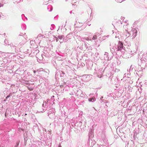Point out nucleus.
I'll list each match as a JSON object with an SVG mask.
<instances>
[{"instance_id": "1", "label": "nucleus", "mask_w": 147, "mask_h": 147, "mask_svg": "<svg viewBox=\"0 0 147 147\" xmlns=\"http://www.w3.org/2000/svg\"><path fill=\"white\" fill-rule=\"evenodd\" d=\"M122 50H124L123 43L120 41H119L117 47L111 49V52L113 53L114 52L116 54L119 52L121 51Z\"/></svg>"}, {"instance_id": "2", "label": "nucleus", "mask_w": 147, "mask_h": 147, "mask_svg": "<svg viewBox=\"0 0 147 147\" xmlns=\"http://www.w3.org/2000/svg\"><path fill=\"white\" fill-rule=\"evenodd\" d=\"M19 43L18 44L17 41H15V44L17 46V47L19 48H21L23 46V45L26 42V40L25 37L21 35H20L19 36Z\"/></svg>"}, {"instance_id": "3", "label": "nucleus", "mask_w": 147, "mask_h": 147, "mask_svg": "<svg viewBox=\"0 0 147 147\" xmlns=\"http://www.w3.org/2000/svg\"><path fill=\"white\" fill-rule=\"evenodd\" d=\"M95 71L94 72V74H96L97 76L99 78H101V76L103 74V71H102V69L100 68H98V67H96L95 69Z\"/></svg>"}, {"instance_id": "4", "label": "nucleus", "mask_w": 147, "mask_h": 147, "mask_svg": "<svg viewBox=\"0 0 147 147\" xmlns=\"http://www.w3.org/2000/svg\"><path fill=\"white\" fill-rule=\"evenodd\" d=\"M138 65L141 67L142 68L145 69L146 67L147 62L140 60L138 61Z\"/></svg>"}, {"instance_id": "5", "label": "nucleus", "mask_w": 147, "mask_h": 147, "mask_svg": "<svg viewBox=\"0 0 147 147\" xmlns=\"http://www.w3.org/2000/svg\"><path fill=\"white\" fill-rule=\"evenodd\" d=\"M39 51L36 48L34 49L33 50H32L31 53L29 54L31 56H33L34 55H35L36 56V55H38L39 54Z\"/></svg>"}, {"instance_id": "6", "label": "nucleus", "mask_w": 147, "mask_h": 147, "mask_svg": "<svg viewBox=\"0 0 147 147\" xmlns=\"http://www.w3.org/2000/svg\"><path fill=\"white\" fill-rule=\"evenodd\" d=\"M137 31L135 28H133L131 31L129 32V34L130 35L133 36L132 38H134L137 35Z\"/></svg>"}, {"instance_id": "7", "label": "nucleus", "mask_w": 147, "mask_h": 147, "mask_svg": "<svg viewBox=\"0 0 147 147\" xmlns=\"http://www.w3.org/2000/svg\"><path fill=\"white\" fill-rule=\"evenodd\" d=\"M55 111V109L53 108H52L51 109H50V110L47 113V115L50 118H52V117H51V115L52 116H53V117L54 116Z\"/></svg>"}, {"instance_id": "8", "label": "nucleus", "mask_w": 147, "mask_h": 147, "mask_svg": "<svg viewBox=\"0 0 147 147\" xmlns=\"http://www.w3.org/2000/svg\"><path fill=\"white\" fill-rule=\"evenodd\" d=\"M42 106L43 107H44V109H42V111H39V112L42 113L45 110H46L47 109V107L49 106L48 103H47V101H44L43 103L42 104Z\"/></svg>"}, {"instance_id": "9", "label": "nucleus", "mask_w": 147, "mask_h": 147, "mask_svg": "<svg viewBox=\"0 0 147 147\" xmlns=\"http://www.w3.org/2000/svg\"><path fill=\"white\" fill-rule=\"evenodd\" d=\"M36 58H37V60L38 61L42 60L44 59V57L42 54L39 53L38 55H36Z\"/></svg>"}, {"instance_id": "10", "label": "nucleus", "mask_w": 147, "mask_h": 147, "mask_svg": "<svg viewBox=\"0 0 147 147\" xmlns=\"http://www.w3.org/2000/svg\"><path fill=\"white\" fill-rule=\"evenodd\" d=\"M7 59L4 58L3 61H0V64H1V65L3 67L5 66V65L7 63Z\"/></svg>"}, {"instance_id": "11", "label": "nucleus", "mask_w": 147, "mask_h": 147, "mask_svg": "<svg viewBox=\"0 0 147 147\" xmlns=\"http://www.w3.org/2000/svg\"><path fill=\"white\" fill-rule=\"evenodd\" d=\"M109 53L107 52H105V53L104 55V59L105 61L109 60V57H108Z\"/></svg>"}, {"instance_id": "12", "label": "nucleus", "mask_w": 147, "mask_h": 147, "mask_svg": "<svg viewBox=\"0 0 147 147\" xmlns=\"http://www.w3.org/2000/svg\"><path fill=\"white\" fill-rule=\"evenodd\" d=\"M14 44H15V43ZM11 49L12 50H13V51H16V47H17V45H15L12 44L11 45Z\"/></svg>"}, {"instance_id": "13", "label": "nucleus", "mask_w": 147, "mask_h": 147, "mask_svg": "<svg viewBox=\"0 0 147 147\" xmlns=\"http://www.w3.org/2000/svg\"><path fill=\"white\" fill-rule=\"evenodd\" d=\"M59 71L57 70L56 71V74L55 76V78L56 80L58 79L59 75Z\"/></svg>"}, {"instance_id": "14", "label": "nucleus", "mask_w": 147, "mask_h": 147, "mask_svg": "<svg viewBox=\"0 0 147 147\" xmlns=\"http://www.w3.org/2000/svg\"><path fill=\"white\" fill-rule=\"evenodd\" d=\"M140 60L142 61H144L147 62V58H146V55H143L142 58Z\"/></svg>"}, {"instance_id": "15", "label": "nucleus", "mask_w": 147, "mask_h": 147, "mask_svg": "<svg viewBox=\"0 0 147 147\" xmlns=\"http://www.w3.org/2000/svg\"><path fill=\"white\" fill-rule=\"evenodd\" d=\"M103 65L105 67V69L107 67L108 65V61H105L103 62Z\"/></svg>"}, {"instance_id": "16", "label": "nucleus", "mask_w": 147, "mask_h": 147, "mask_svg": "<svg viewBox=\"0 0 147 147\" xmlns=\"http://www.w3.org/2000/svg\"><path fill=\"white\" fill-rule=\"evenodd\" d=\"M72 36V34L70 32L66 36V38H67L71 39Z\"/></svg>"}, {"instance_id": "17", "label": "nucleus", "mask_w": 147, "mask_h": 147, "mask_svg": "<svg viewBox=\"0 0 147 147\" xmlns=\"http://www.w3.org/2000/svg\"><path fill=\"white\" fill-rule=\"evenodd\" d=\"M59 76L60 77H63L65 75V73L61 71H59Z\"/></svg>"}, {"instance_id": "18", "label": "nucleus", "mask_w": 147, "mask_h": 147, "mask_svg": "<svg viewBox=\"0 0 147 147\" xmlns=\"http://www.w3.org/2000/svg\"><path fill=\"white\" fill-rule=\"evenodd\" d=\"M96 98L94 97H93L92 98H88V101L90 102H94L96 100Z\"/></svg>"}, {"instance_id": "19", "label": "nucleus", "mask_w": 147, "mask_h": 147, "mask_svg": "<svg viewBox=\"0 0 147 147\" xmlns=\"http://www.w3.org/2000/svg\"><path fill=\"white\" fill-rule=\"evenodd\" d=\"M12 95V94L11 93H10L7 96H6V100H7L8 101H9L10 100V98H9V97H10V96H11Z\"/></svg>"}, {"instance_id": "20", "label": "nucleus", "mask_w": 147, "mask_h": 147, "mask_svg": "<svg viewBox=\"0 0 147 147\" xmlns=\"http://www.w3.org/2000/svg\"><path fill=\"white\" fill-rule=\"evenodd\" d=\"M12 95V94L11 93H10L7 96H6V100H7L8 101H9L10 100V98H9V97H10V96H11Z\"/></svg>"}, {"instance_id": "21", "label": "nucleus", "mask_w": 147, "mask_h": 147, "mask_svg": "<svg viewBox=\"0 0 147 147\" xmlns=\"http://www.w3.org/2000/svg\"><path fill=\"white\" fill-rule=\"evenodd\" d=\"M93 132L92 131H91L89 133V137H93Z\"/></svg>"}, {"instance_id": "22", "label": "nucleus", "mask_w": 147, "mask_h": 147, "mask_svg": "<svg viewBox=\"0 0 147 147\" xmlns=\"http://www.w3.org/2000/svg\"><path fill=\"white\" fill-rule=\"evenodd\" d=\"M21 27L22 29L24 30H25L26 28V26L25 24H22L21 25Z\"/></svg>"}, {"instance_id": "23", "label": "nucleus", "mask_w": 147, "mask_h": 147, "mask_svg": "<svg viewBox=\"0 0 147 147\" xmlns=\"http://www.w3.org/2000/svg\"><path fill=\"white\" fill-rule=\"evenodd\" d=\"M58 38L60 39H64L65 38L64 36L63 35L58 36Z\"/></svg>"}, {"instance_id": "24", "label": "nucleus", "mask_w": 147, "mask_h": 147, "mask_svg": "<svg viewBox=\"0 0 147 147\" xmlns=\"http://www.w3.org/2000/svg\"><path fill=\"white\" fill-rule=\"evenodd\" d=\"M20 140H18L16 143V145H15L14 147H19L18 146H19V144L20 142Z\"/></svg>"}, {"instance_id": "25", "label": "nucleus", "mask_w": 147, "mask_h": 147, "mask_svg": "<svg viewBox=\"0 0 147 147\" xmlns=\"http://www.w3.org/2000/svg\"><path fill=\"white\" fill-rule=\"evenodd\" d=\"M81 94H80V96L81 97H85V93L84 92H83L82 91H80Z\"/></svg>"}, {"instance_id": "26", "label": "nucleus", "mask_w": 147, "mask_h": 147, "mask_svg": "<svg viewBox=\"0 0 147 147\" xmlns=\"http://www.w3.org/2000/svg\"><path fill=\"white\" fill-rule=\"evenodd\" d=\"M84 45L86 49H87L89 47L90 45L88 44L87 43H86V42H85L84 43Z\"/></svg>"}, {"instance_id": "27", "label": "nucleus", "mask_w": 147, "mask_h": 147, "mask_svg": "<svg viewBox=\"0 0 147 147\" xmlns=\"http://www.w3.org/2000/svg\"><path fill=\"white\" fill-rule=\"evenodd\" d=\"M22 83L24 84H29L28 81H25V80H23L22 81Z\"/></svg>"}, {"instance_id": "28", "label": "nucleus", "mask_w": 147, "mask_h": 147, "mask_svg": "<svg viewBox=\"0 0 147 147\" xmlns=\"http://www.w3.org/2000/svg\"><path fill=\"white\" fill-rule=\"evenodd\" d=\"M35 42L34 41L32 40L30 41V43L31 45L32 46V45H33V46H34V45H36V44H35Z\"/></svg>"}, {"instance_id": "29", "label": "nucleus", "mask_w": 147, "mask_h": 147, "mask_svg": "<svg viewBox=\"0 0 147 147\" xmlns=\"http://www.w3.org/2000/svg\"><path fill=\"white\" fill-rule=\"evenodd\" d=\"M4 43L5 45H9V43L8 42V40L7 39H5L4 40Z\"/></svg>"}, {"instance_id": "30", "label": "nucleus", "mask_w": 147, "mask_h": 147, "mask_svg": "<svg viewBox=\"0 0 147 147\" xmlns=\"http://www.w3.org/2000/svg\"><path fill=\"white\" fill-rule=\"evenodd\" d=\"M126 32H127V33L126 34V36L127 37H129V36H130V34H129V32L127 30H125Z\"/></svg>"}, {"instance_id": "31", "label": "nucleus", "mask_w": 147, "mask_h": 147, "mask_svg": "<svg viewBox=\"0 0 147 147\" xmlns=\"http://www.w3.org/2000/svg\"><path fill=\"white\" fill-rule=\"evenodd\" d=\"M117 65H119L121 63L120 61H119V59H118L117 58Z\"/></svg>"}, {"instance_id": "32", "label": "nucleus", "mask_w": 147, "mask_h": 147, "mask_svg": "<svg viewBox=\"0 0 147 147\" xmlns=\"http://www.w3.org/2000/svg\"><path fill=\"white\" fill-rule=\"evenodd\" d=\"M22 16V19L23 20H24L25 21V20L24 19H23V17H25V18H26V20H27V18L25 17V16H24V14H22V16Z\"/></svg>"}, {"instance_id": "33", "label": "nucleus", "mask_w": 147, "mask_h": 147, "mask_svg": "<svg viewBox=\"0 0 147 147\" xmlns=\"http://www.w3.org/2000/svg\"><path fill=\"white\" fill-rule=\"evenodd\" d=\"M97 38V36L96 35H94L93 36L92 39L93 40H95Z\"/></svg>"}, {"instance_id": "34", "label": "nucleus", "mask_w": 147, "mask_h": 147, "mask_svg": "<svg viewBox=\"0 0 147 147\" xmlns=\"http://www.w3.org/2000/svg\"><path fill=\"white\" fill-rule=\"evenodd\" d=\"M49 8H50L51 9L50 10H49V11H51L52 10V7L51 6H48V9Z\"/></svg>"}, {"instance_id": "35", "label": "nucleus", "mask_w": 147, "mask_h": 147, "mask_svg": "<svg viewBox=\"0 0 147 147\" xmlns=\"http://www.w3.org/2000/svg\"><path fill=\"white\" fill-rule=\"evenodd\" d=\"M85 39L87 40H91V39H89L87 37L85 38Z\"/></svg>"}, {"instance_id": "36", "label": "nucleus", "mask_w": 147, "mask_h": 147, "mask_svg": "<svg viewBox=\"0 0 147 147\" xmlns=\"http://www.w3.org/2000/svg\"><path fill=\"white\" fill-rule=\"evenodd\" d=\"M132 66V65H131L130 66V68L129 69V72H130L131 71H132V70L133 68H131Z\"/></svg>"}, {"instance_id": "37", "label": "nucleus", "mask_w": 147, "mask_h": 147, "mask_svg": "<svg viewBox=\"0 0 147 147\" xmlns=\"http://www.w3.org/2000/svg\"><path fill=\"white\" fill-rule=\"evenodd\" d=\"M55 38H56V42L58 41L59 40V39H58V37H55Z\"/></svg>"}, {"instance_id": "38", "label": "nucleus", "mask_w": 147, "mask_h": 147, "mask_svg": "<svg viewBox=\"0 0 147 147\" xmlns=\"http://www.w3.org/2000/svg\"><path fill=\"white\" fill-rule=\"evenodd\" d=\"M98 113H96V114H97V116H96V115H95V116H94V117H98Z\"/></svg>"}, {"instance_id": "39", "label": "nucleus", "mask_w": 147, "mask_h": 147, "mask_svg": "<svg viewBox=\"0 0 147 147\" xmlns=\"http://www.w3.org/2000/svg\"><path fill=\"white\" fill-rule=\"evenodd\" d=\"M42 130L43 131L46 132V129L44 128H42Z\"/></svg>"}, {"instance_id": "40", "label": "nucleus", "mask_w": 147, "mask_h": 147, "mask_svg": "<svg viewBox=\"0 0 147 147\" xmlns=\"http://www.w3.org/2000/svg\"><path fill=\"white\" fill-rule=\"evenodd\" d=\"M63 40L64 41L66 42L67 41V39H65V38L64 39H63Z\"/></svg>"}, {"instance_id": "41", "label": "nucleus", "mask_w": 147, "mask_h": 147, "mask_svg": "<svg viewBox=\"0 0 147 147\" xmlns=\"http://www.w3.org/2000/svg\"><path fill=\"white\" fill-rule=\"evenodd\" d=\"M119 69H116L115 71H119Z\"/></svg>"}, {"instance_id": "42", "label": "nucleus", "mask_w": 147, "mask_h": 147, "mask_svg": "<svg viewBox=\"0 0 147 147\" xmlns=\"http://www.w3.org/2000/svg\"><path fill=\"white\" fill-rule=\"evenodd\" d=\"M3 5L1 4V3H0V7H2Z\"/></svg>"}, {"instance_id": "43", "label": "nucleus", "mask_w": 147, "mask_h": 147, "mask_svg": "<svg viewBox=\"0 0 147 147\" xmlns=\"http://www.w3.org/2000/svg\"><path fill=\"white\" fill-rule=\"evenodd\" d=\"M78 24V22H77V21H76V22L75 23V24H74V25L76 26V24Z\"/></svg>"}, {"instance_id": "44", "label": "nucleus", "mask_w": 147, "mask_h": 147, "mask_svg": "<svg viewBox=\"0 0 147 147\" xmlns=\"http://www.w3.org/2000/svg\"><path fill=\"white\" fill-rule=\"evenodd\" d=\"M84 39H85V38H82V39H81V40H82V41L84 42Z\"/></svg>"}, {"instance_id": "45", "label": "nucleus", "mask_w": 147, "mask_h": 147, "mask_svg": "<svg viewBox=\"0 0 147 147\" xmlns=\"http://www.w3.org/2000/svg\"><path fill=\"white\" fill-rule=\"evenodd\" d=\"M103 146V145H101V144H100V145L99 146V147H102L101 146Z\"/></svg>"}, {"instance_id": "46", "label": "nucleus", "mask_w": 147, "mask_h": 147, "mask_svg": "<svg viewBox=\"0 0 147 147\" xmlns=\"http://www.w3.org/2000/svg\"><path fill=\"white\" fill-rule=\"evenodd\" d=\"M0 147H4V146L3 145H0Z\"/></svg>"}, {"instance_id": "47", "label": "nucleus", "mask_w": 147, "mask_h": 147, "mask_svg": "<svg viewBox=\"0 0 147 147\" xmlns=\"http://www.w3.org/2000/svg\"><path fill=\"white\" fill-rule=\"evenodd\" d=\"M58 147H61V145L60 144H59Z\"/></svg>"}, {"instance_id": "48", "label": "nucleus", "mask_w": 147, "mask_h": 147, "mask_svg": "<svg viewBox=\"0 0 147 147\" xmlns=\"http://www.w3.org/2000/svg\"><path fill=\"white\" fill-rule=\"evenodd\" d=\"M119 22H120V23L121 24H122V22L121 21H119Z\"/></svg>"}, {"instance_id": "49", "label": "nucleus", "mask_w": 147, "mask_h": 147, "mask_svg": "<svg viewBox=\"0 0 147 147\" xmlns=\"http://www.w3.org/2000/svg\"><path fill=\"white\" fill-rule=\"evenodd\" d=\"M36 71H34V73H35H35H36Z\"/></svg>"}, {"instance_id": "50", "label": "nucleus", "mask_w": 147, "mask_h": 147, "mask_svg": "<svg viewBox=\"0 0 147 147\" xmlns=\"http://www.w3.org/2000/svg\"><path fill=\"white\" fill-rule=\"evenodd\" d=\"M53 27H52V28H51V30H53Z\"/></svg>"}, {"instance_id": "51", "label": "nucleus", "mask_w": 147, "mask_h": 147, "mask_svg": "<svg viewBox=\"0 0 147 147\" xmlns=\"http://www.w3.org/2000/svg\"><path fill=\"white\" fill-rule=\"evenodd\" d=\"M127 75H130V74H129V73H128L127 74Z\"/></svg>"}, {"instance_id": "52", "label": "nucleus", "mask_w": 147, "mask_h": 147, "mask_svg": "<svg viewBox=\"0 0 147 147\" xmlns=\"http://www.w3.org/2000/svg\"><path fill=\"white\" fill-rule=\"evenodd\" d=\"M29 50H27V51H29ZM28 53H30V52H29L28 51L27 52Z\"/></svg>"}, {"instance_id": "53", "label": "nucleus", "mask_w": 147, "mask_h": 147, "mask_svg": "<svg viewBox=\"0 0 147 147\" xmlns=\"http://www.w3.org/2000/svg\"><path fill=\"white\" fill-rule=\"evenodd\" d=\"M46 101H47V103H48V101L47 100Z\"/></svg>"}, {"instance_id": "54", "label": "nucleus", "mask_w": 147, "mask_h": 147, "mask_svg": "<svg viewBox=\"0 0 147 147\" xmlns=\"http://www.w3.org/2000/svg\"><path fill=\"white\" fill-rule=\"evenodd\" d=\"M77 27H80V26H77Z\"/></svg>"}, {"instance_id": "55", "label": "nucleus", "mask_w": 147, "mask_h": 147, "mask_svg": "<svg viewBox=\"0 0 147 147\" xmlns=\"http://www.w3.org/2000/svg\"><path fill=\"white\" fill-rule=\"evenodd\" d=\"M54 37L55 38V37H56L55 36H54Z\"/></svg>"}, {"instance_id": "56", "label": "nucleus", "mask_w": 147, "mask_h": 147, "mask_svg": "<svg viewBox=\"0 0 147 147\" xmlns=\"http://www.w3.org/2000/svg\"><path fill=\"white\" fill-rule=\"evenodd\" d=\"M33 90L32 89H31V90Z\"/></svg>"}, {"instance_id": "57", "label": "nucleus", "mask_w": 147, "mask_h": 147, "mask_svg": "<svg viewBox=\"0 0 147 147\" xmlns=\"http://www.w3.org/2000/svg\"><path fill=\"white\" fill-rule=\"evenodd\" d=\"M27 115V114H25V115Z\"/></svg>"}, {"instance_id": "58", "label": "nucleus", "mask_w": 147, "mask_h": 147, "mask_svg": "<svg viewBox=\"0 0 147 147\" xmlns=\"http://www.w3.org/2000/svg\"><path fill=\"white\" fill-rule=\"evenodd\" d=\"M90 49H91V50H92V49H91V47H90Z\"/></svg>"}, {"instance_id": "59", "label": "nucleus", "mask_w": 147, "mask_h": 147, "mask_svg": "<svg viewBox=\"0 0 147 147\" xmlns=\"http://www.w3.org/2000/svg\"><path fill=\"white\" fill-rule=\"evenodd\" d=\"M67 1V0H66V1Z\"/></svg>"}, {"instance_id": "60", "label": "nucleus", "mask_w": 147, "mask_h": 147, "mask_svg": "<svg viewBox=\"0 0 147 147\" xmlns=\"http://www.w3.org/2000/svg\"><path fill=\"white\" fill-rule=\"evenodd\" d=\"M45 4V5H47V4H46H46Z\"/></svg>"}, {"instance_id": "61", "label": "nucleus", "mask_w": 147, "mask_h": 147, "mask_svg": "<svg viewBox=\"0 0 147 147\" xmlns=\"http://www.w3.org/2000/svg\"><path fill=\"white\" fill-rule=\"evenodd\" d=\"M38 131H40V130L38 129Z\"/></svg>"}, {"instance_id": "62", "label": "nucleus", "mask_w": 147, "mask_h": 147, "mask_svg": "<svg viewBox=\"0 0 147 147\" xmlns=\"http://www.w3.org/2000/svg\"><path fill=\"white\" fill-rule=\"evenodd\" d=\"M108 36H107V37H108Z\"/></svg>"}, {"instance_id": "63", "label": "nucleus", "mask_w": 147, "mask_h": 147, "mask_svg": "<svg viewBox=\"0 0 147 147\" xmlns=\"http://www.w3.org/2000/svg\"><path fill=\"white\" fill-rule=\"evenodd\" d=\"M70 13H71V11H70Z\"/></svg>"}]
</instances>
